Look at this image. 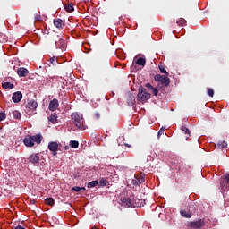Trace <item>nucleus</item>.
<instances>
[{
  "label": "nucleus",
  "mask_w": 229,
  "mask_h": 229,
  "mask_svg": "<svg viewBox=\"0 0 229 229\" xmlns=\"http://www.w3.org/2000/svg\"><path fill=\"white\" fill-rule=\"evenodd\" d=\"M23 144L26 146V148H33L35 146V143H33V138L31 135H27L23 139Z\"/></svg>",
  "instance_id": "nucleus-6"
},
{
  "label": "nucleus",
  "mask_w": 229,
  "mask_h": 229,
  "mask_svg": "<svg viewBox=\"0 0 229 229\" xmlns=\"http://www.w3.org/2000/svg\"><path fill=\"white\" fill-rule=\"evenodd\" d=\"M14 229H26V228H24V227L21 226V225H18V226H16Z\"/></svg>",
  "instance_id": "nucleus-43"
},
{
  "label": "nucleus",
  "mask_w": 229,
  "mask_h": 229,
  "mask_svg": "<svg viewBox=\"0 0 229 229\" xmlns=\"http://www.w3.org/2000/svg\"><path fill=\"white\" fill-rule=\"evenodd\" d=\"M136 179L138 180V185H140L146 182V179L144 178V176H138L136 177Z\"/></svg>",
  "instance_id": "nucleus-29"
},
{
  "label": "nucleus",
  "mask_w": 229,
  "mask_h": 229,
  "mask_svg": "<svg viewBox=\"0 0 229 229\" xmlns=\"http://www.w3.org/2000/svg\"><path fill=\"white\" fill-rule=\"evenodd\" d=\"M55 46L57 49H64L65 47V39L60 38L58 41H55Z\"/></svg>",
  "instance_id": "nucleus-15"
},
{
  "label": "nucleus",
  "mask_w": 229,
  "mask_h": 229,
  "mask_svg": "<svg viewBox=\"0 0 229 229\" xmlns=\"http://www.w3.org/2000/svg\"><path fill=\"white\" fill-rule=\"evenodd\" d=\"M64 10H65V12H68L69 13H71V12H74V4H72V3L65 4Z\"/></svg>",
  "instance_id": "nucleus-19"
},
{
  "label": "nucleus",
  "mask_w": 229,
  "mask_h": 229,
  "mask_svg": "<svg viewBox=\"0 0 229 229\" xmlns=\"http://www.w3.org/2000/svg\"><path fill=\"white\" fill-rule=\"evenodd\" d=\"M29 162H30V164H38L40 162V154L36 153L30 155L29 157Z\"/></svg>",
  "instance_id": "nucleus-9"
},
{
  "label": "nucleus",
  "mask_w": 229,
  "mask_h": 229,
  "mask_svg": "<svg viewBox=\"0 0 229 229\" xmlns=\"http://www.w3.org/2000/svg\"><path fill=\"white\" fill-rule=\"evenodd\" d=\"M95 117H97V119H99V117H101V115L99 114V113H96Z\"/></svg>",
  "instance_id": "nucleus-42"
},
{
  "label": "nucleus",
  "mask_w": 229,
  "mask_h": 229,
  "mask_svg": "<svg viewBox=\"0 0 229 229\" xmlns=\"http://www.w3.org/2000/svg\"><path fill=\"white\" fill-rule=\"evenodd\" d=\"M72 120L73 124L78 128L79 130H87V126L83 124V115L80 114L78 113H73L72 115Z\"/></svg>",
  "instance_id": "nucleus-1"
},
{
  "label": "nucleus",
  "mask_w": 229,
  "mask_h": 229,
  "mask_svg": "<svg viewBox=\"0 0 229 229\" xmlns=\"http://www.w3.org/2000/svg\"><path fill=\"white\" fill-rule=\"evenodd\" d=\"M35 21H42V17L40 15H38V14H36Z\"/></svg>",
  "instance_id": "nucleus-41"
},
{
  "label": "nucleus",
  "mask_w": 229,
  "mask_h": 229,
  "mask_svg": "<svg viewBox=\"0 0 229 229\" xmlns=\"http://www.w3.org/2000/svg\"><path fill=\"white\" fill-rule=\"evenodd\" d=\"M158 69L162 74H165L166 76H169V72L165 69V65L159 64Z\"/></svg>",
  "instance_id": "nucleus-22"
},
{
  "label": "nucleus",
  "mask_w": 229,
  "mask_h": 229,
  "mask_svg": "<svg viewBox=\"0 0 229 229\" xmlns=\"http://www.w3.org/2000/svg\"><path fill=\"white\" fill-rule=\"evenodd\" d=\"M38 106V104L35 100H31L27 104V108H29L30 110H37Z\"/></svg>",
  "instance_id": "nucleus-14"
},
{
  "label": "nucleus",
  "mask_w": 229,
  "mask_h": 229,
  "mask_svg": "<svg viewBox=\"0 0 229 229\" xmlns=\"http://www.w3.org/2000/svg\"><path fill=\"white\" fill-rule=\"evenodd\" d=\"M48 120L50 121V123H53V124H56L58 121V115L56 114H51L48 117Z\"/></svg>",
  "instance_id": "nucleus-21"
},
{
  "label": "nucleus",
  "mask_w": 229,
  "mask_h": 229,
  "mask_svg": "<svg viewBox=\"0 0 229 229\" xmlns=\"http://www.w3.org/2000/svg\"><path fill=\"white\" fill-rule=\"evenodd\" d=\"M49 62H50V64H51L52 65H56V64H58V58H56V57H52V58H50Z\"/></svg>",
  "instance_id": "nucleus-34"
},
{
  "label": "nucleus",
  "mask_w": 229,
  "mask_h": 229,
  "mask_svg": "<svg viewBox=\"0 0 229 229\" xmlns=\"http://www.w3.org/2000/svg\"><path fill=\"white\" fill-rule=\"evenodd\" d=\"M12 99H13V103H21V101L22 99V92L17 91V92L13 93L12 96Z\"/></svg>",
  "instance_id": "nucleus-10"
},
{
  "label": "nucleus",
  "mask_w": 229,
  "mask_h": 229,
  "mask_svg": "<svg viewBox=\"0 0 229 229\" xmlns=\"http://www.w3.org/2000/svg\"><path fill=\"white\" fill-rule=\"evenodd\" d=\"M54 26H55V28H58V30H62V28H64V21L60 18L55 19L54 20Z\"/></svg>",
  "instance_id": "nucleus-13"
},
{
  "label": "nucleus",
  "mask_w": 229,
  "mask_h": 229,
  "mask_svg": "<svg viewBox=\"0 0 229 229\" xmlns=\"http://www.w3.org/2000/svg\"><path fill=\"white\" fill-rule=\"evenodd\" d=\"M3 89H13V85L11 82H3Z\"/></svg>",
  "instance_id": "nucleus-27"
},
{
  "label": "nucleus",
  "mask_w": 229,
  "mask_h": 229,
  "mask_svg": "<svg viewBox=\"0 0 229 229\" xmlns=\"http://www.w3.org/2000/svg\"><path fill=\"white\" fill-rule=\"evenodd\" d=\"M125 146H126L127 148H131V145H130V144H128V143H125Z\"/></svg>",
  "instance_id": "nucleus-44"
},
{
  "label": "nucleus",
  "mask_w": 229,
  "mask_h": 229,
  "mask_svg": "<svg viewBox=\"0 0 229 229\" xmlns=\"http://www.w3.org/2000/svg\"><path fill=\"white\" fill-rule=\"evenodd\" d=\"M187 22V21L183 18H180L176 23L178 24V26H183V24H185Z\"/></svg>",
  "instance_id": "nucleus-31"
},
{
  "label": "nucleus",
  "mask_w": 229,
  "mask_h": 229,
  "mask_svg": "<svg viewBox=\"0 0 229 229\" xmlns=\"http://www.w3.org/2000/svg\"><path fill=\"white\" fill-rule=\"evenodd\" d=\"M218 147L221 148V149H226V148H228V143L222 141L218 144Z\"/></svg>",
  "instance_id": "nucleus-30"
},
{
  "label": "nucleus",
  "mask_w": 229,
  "mask_h": 229,
  "mask_svg": "<svg viewBox=\"0 0 229 229\" xmlns=\"http://www.w3.org/2000/svg\"><path fill=\"white\" fill-rule=\"evenodd\" d=\"M229 185V174L225 175L223 182L221 183L222 189H226Z\"/></svg>",
  "instance_id": "nucleus-18"
},
{
  "label": "nucleus",
  "mask_w": 229,
  "mask_h": 229,
  "mask_svg": "<svg viewBox=\"0 0 229 229\" xmlns=\"http://www.w3.org/2000/svg\"><path fill=\"white\" fill-rule=\"evenodd\" d=\"M4 119H6V113L0 112V123L1 121H4Z\"/></svg>",
  "instance_id": "nucleus-35"
},
{
  "label": "nucleus",
  "mask_w": 229,
  "mask_h": 229,
  "mask_svg": "<svg viewBox=\"0 0 229 229\" xmlns=\"http://www.w3.org/2000/svg\"><path fill=\"white\" fill-rule=\"evenodd\" d=\"M45 203H46V205H49L50 207H53V205H55V199H53V198H47L45 199Z\"/></svg>",
  "instance_id": "nucleus-26"
},
{
  "label": "nucleus",
  "mask_w": 229,
  "mask_h": 229,
  "mask_svg": "<svg viewBox=\"0 0 229 229\" xmlns=\"http://www.w3.org/2000/svg\"><path fill=\"white\" fill-rule=\"evenodd\" d=\"M145 87H146L147 89H149L150 90H152V89L155 88V87H153V85H151V83H147V84L145 85Z\"/></svg>",
  "instance_id": "nucleus-40"
},
{
  "label": "nucleus",
  "mask_w": 229,
  "mask_h": 229,
  "mask_svg": "<svg viewBox=\"0 0 229 229\" xmlns=\"http://www.w3.org/2000/svg\"><path fill=\"white\" fill-rule=\"evenodd\" d=\"M123 207H136L135 199L133 197H126L121 199Z\"/></svg>",
  "instance_id": "nucleus-5"
},
{
  "label": "nucleus",
  "mask_w": 229,
  "mask_h": 229,
  "mask_svg": "<svg viewBox=\"0 0 229 229\" xmlns=\"http://www.w3.org/2000/svg\"><path fill=\"white\" fill-rule=\"evenodd\" d=\"M208 96L210 98H214V89H208Z\"/></svg>",
  "instance_id": "nucleus-36"
},
{
  "label": "nucleus",
  "mask_w": 229,
  "mask_h": 229,
  "mask_svg": "<svg viewBox=\"0 0 229 229\" xmlns=\"http://www.w3.org/2000/svg\"><path fill=\"white\" fill-rule=\"evenodd\" d=\"M29 73H30V71H28V69L24 67H21L17 69V74L18 76H20V78H24L28 76Z\"/></svg>",
  "instance_id": "nucleus-11"
},
{
  "label": "nucleus",
  "mask_w": 229,
  "mask_h": 229,
  "mask_svg": "<svg viewBox=\"0 0 229 229\" xmlns=\"http://www.w3.org/2000/svg\"><path fill=\"white\" fill-rule=\"evenodd\" d=\"M48 149L52 153H54V157H56V151H58V142L51 141L48 143Z\"/></svg>",
  "instance_id": "nucleus-7"
},
{
  "label": "nucleus",
  "mask_w": 229,
  "mask_h": 229,
  "mask_svg": "<svg viewBox=\"0 0 229 229\" xmlns=\"http://www.w3.org/2000/svg\"><path fill=\"white\" fill-rule=\"evenodd\" d=\"M98 187H106L108 185V181L105 178H102L99 182H98Z\"/></svg>",
  "instance_id": "nucleus-23"
},
{
  "label": "nucleus",
  "mask_w": 229,
  "mask_h": 229,
  "mask_svg": "<svg viewBox=\"0 0 229 229\" xmlns=\"http://www.w3.org/2000/svg\"><path fill=\"white\" fill-rule=\"evenodd\" d=\"M137 65H140L141 67H144L146 65V59L140 57L136 61Z\"/></svg>",
  "instance_id": "nucleus-24"
},
{
  "label": "nucleus",
  "mask_w": 229,
  "mask_h": 229,
  "mask_svg": "<svg viewBox=\"0 0 229 229\" xmlns=\"http://www.w3.org/2000/svg\"><path fill=\"white\" fill-rule=\"evenodd\" d=\"M182 131H183L185 133L186 136V140H189V137H191V131L189 130V128H187L186 126H182L181 127Z\"/></svg>",
  "instance_id": "nucleus-20"
},
{
  "label": "nucleus",
  "mask_w": 229,
  "mask_h": 229,
  "mask_svg": "<svg viewBox=\"0 0 229 229\" xmlns=\"http://www.w3.org/2000/svg\"><path fill=\"white\" fill-rule=\"evenodd\" d=\"M180 214L182 216V217H186L187 219H191V217H192V212L189 210L187 211L185 209H181Z\"/></svg>",
  "instance_id": "nucleus-17"
},
{
  "label": "nucleus",
  "mask_w": 229,
  "mask_h": 229,
  "mask_svg": "<svg viewBox=\"0 0 229 229\" xmlns=\"http://www.w3.org/2000/svg\"><path fill=\"white\" fill-rule=\"evenodd\" d=\"M165 133V130L164 128H161L157 133V137L160 138L161 135H164Z\"/></svg>",
  "instance_id": "nucleus-37"
},
{
  "label": "nucleus",
  "mask_w": 229,
  "mask_h": 229,
  "mask_svg": "<svg viewBox=\"0 0 229 229\" xmlns=\"http://www.w3.org/2000/svg\"><path fill=\"white\" fill-rule=\"evenodd\" d=\"M58 106H60V104L58 103V99L54 98L53 100L50 101L48 109L50 110V112H55L58 108Z\"/></svg>",
  "instance_id": "nucleus-8"
},
{
  "label": "nucleus",
  "mask_w": 229,
  "mask_h": 229,
  "mask_svg": "<svg viewBox=\"0 0 229 229\" xmlns=\"http://www.w3.org/2000/svg\"><path fill=\"white\" fill-rule=\"evenodd\" d=\"M137 99L140 103H146V101H148V99H151V94L148 93V91L146 90V88L140 86L139 88Z\"/></svg>",
  "instance_id": "nucleus-2"
},
{
  "label": "nucleus",
  "mask_w": 229,
  "mask_h": 229,
  "mask_svg": "<svg viewBox=\"0 0 229 229\" xmlns=\"http://www.w3.org/2000/svg\"><path fill=\"white\" fill-rule=\"evenodd\" d=\"M154 80L157 83H161L162 85H164V87H169V85L171 84V79H169L167 75L156 74L154 76Z\"/></svg>",
  "instance_id": "nucleus-3"
},
{
  "label": "nucleus",
  "mask_w": 229,
  "mask_h": 229,
  "mask_svg": "<svg viewBox=\"0 0 229 229\" xmlns=\"http://www.w3.org/2000/svg\"><path fill=\"white\" fill-rule=\"evenodd\" d=\"M191 169V166L185 163H180L179 173H187V170Z\"/></svg>",
  "instance_id": "nucleus-16"
},
{
  "label": "nucleus",
  "mask_w": 229,
  "mask_h": 229,
  "mask_svg": "<svg viewBox=\"0 0 229 229\" xmlns=\"http://www.w3.org/2000/svg\"><path fill=\"white\" fill-rule=\"evenodd\" d=\"M72 191H75V192H80L81 191H85V187L75 186L72 188Z\"/></svg>",
  "instance_id": "nucleus-33"
},
{
  "label": "nucleus",
  "mask_w": 229,
  "mask_h": 229,
  "mask_svg": "<svg viewBox=\"0 0 229 229\" xmlns=\"http://www.w3.org/2000/svg\"><path fill=\"white\" fill-rule=\"evenodd\" d=\"M13 117L14 119H21V112L17 111V110H14L13 112Z\"/></svg>",
  "instance_id": "nucleus-28"
},
{
  "label": "nucleus",
  "mask_w": 229,
  "mask_h": 229,
  "mask_svg": "<svg viewBox=\"0 0 229 229\" xmlns=\"http://www.w3.org/2000/svg\"><path fill=\"white\" fill-rule=\"evenodd\" d=\"M151 90H152V93H153L155 96H158V89L153 88Z\"/></svg>",
  "instance_id": "nucleus-38"
},
{
  "label": "nucleus",
  "mask_w": 229,
  "mask_h": 229,
  "mask_svg": "<svg viewBox=\"0 0 229 229\" xmlns=\"http://www.w3.org/2000/svg\"><path fill=\"white\" fill-rule=\"evenodd\" d=\"M71 146L74 149H77V148L80 146V143L77 140H72V141H71Z\"/></svg>",
  "instance_id": "nucleus-32"
},
{
  "label": "nucleus",
  "mask_w": 229,
  "mask_h": 229,
  "mask_svg": "<svg viewBox=\"0 0 229 229\" xmlns=\"http://www.w3.org/2000/svg\"><path fill=\"white\" fill-rule=\"evenodd\" d=\"M131 184H132V185H139V182H138V180H137V176H135V179H133V180L131 181Z\"/></svg>",
  "instance_id": "nucleus-39"
},
{
  "label": "nucleus",
  "mask_w": 229,
  "mask_h": 229,
  "mask_svg": "<svg viewBox=\"0 0 229 229\" xmlns=\"http://www.w3.org/2000/svg\"><path fill=\"white\" fill-rule=\"evenodd\" d=\"M187 226L188 228H192V229H203V226H205V220L199 219L197 221L189 222Z\"/></svg>",
  "instance_id": "nucleus-4"
},
{
  "label": "nucleus",
  "mask_w": 229,
  "mask_h": 229,
  "mask_svg": "<svg viewBox=\"0 0 229 229\" xmlns=\"http://www.w3.org/2000/svg\"><path fill=\"white\" fill-rule=\"evenodd\" d=\"M98 183H99V181L95 180V181H92V182H89L87 187H88V189H92L93 187L98 186Z\"/></svg>",
  "instance_id": "nucleus-25"
},
{
  "label": "nucleus",
  "mask_w": 229,
  "mask_h": 229,
  "mask_svg": "<svg viewBox=\"0 0 229 229\" xmlns=\"http://www.w3.org/2000/svg\"><path fill=\"white\" fill-rule=\"evenodd\" d=\"M32 137V142L33 144H41L42 143V140H44V137L41 136V134H36L34 136H31Z\"/></svg>",
  "instance_id": "nucleus-12"
}]
</instances>
